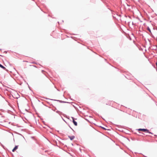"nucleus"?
Wrapping results in <instances>:
<instances>
[{
    "label": "nucleus",
    "mask_w": 157,
    "mask_h": 157,
    "mask_svg": "<svg viewBox=\"0 0 157 157\" xmlns=\"http://www.w3.org/2000/svg\"><path fill=\"white\" fill-rule=\"evenodd\" d=\"M138 130L139 131H143L144 132H147V131H148V129H147V128H139L138 129Z\"/></svg>",
    "instance_id": "nucleus-1"
},
{
    "label": "nucleus",
    "mask_w": 157,
    "mask_h": 157,
    "mask_svg": "<svg viewBox=\"0 0 157 157\" xmlns=\"http://www.w3.org/2000/svg\"><path fill=\"white\" fill-rule=\"evenodd\" d=\"M18 145H16L12 150V151L14 152L18 148Z\"/></svg>",
    "instance_id": "nucleus-2"
},
{
    "label": "nucleus",
    "mask_w": 157,
    "mask_h": 157,
    "mask_svg": "<svg viewBox=\"0 0 157 157\" xmlns=\"http://www.w3.org/2000/svg\"><path fill=\"white\" fill-rule=\"evenodd\" d=\"M68 137L71 140H73L75 138V136H68Z\"/></svg>",
    "instance_id": "nucleus-3"
},
{
    "label": "nucleus",
    "mask_w": 157,
    "mask_h": 157,
    "mask_svg": "<svg viewBox=\"0 0 157 157\" xmlns=\"http://www.w3.org/2000/svg\"><path fill=\"white\" fill-rule=\"evenodd\" d=\"M0 67L1 68H2L3 69L5 70L6 71L7 70L6 69V68L3 66L0 63Z\"/></svg>",
    "instance_id": "nucleus-4"
},
{
    "label": "nucleus",
    "mask_w": 157,
    "mask_h": 157,
    "mask_svg": "<svg viewBox=\"0 0 157 157\" xmlns=\"http://www.w3.org/2000/svg\"><path fill=\"white\" fill-rule=\"evenodd\" d=\"M72 121L75 125H77V123L76 121H75V120H73V121Z\"/></svg>",
    "instance_id": "nucleus-5"
},
{
    "label": "nucleus",
    "mask_w": 157,
    "mask_h": 157,
    "mask_svg": "<svg viewBox=\"0 0 157 157\" xmlns=\"http://www.w3.org/2000/svg\"><path fill=\"white\" fill-rule=\"evenodd\" d=\"M46 99H47L51 100H53V101H59V102L60 101L59 100H56V99H50L47 98H46Z\"/></svg>",
    "instance_id": "nucleus-6"
},
{
    "label": "nucleus",
    "mask_w": 157,
    "mask_h": 157,
    "mask_svg": "<svg viewBox=\"0 0 157 157\" xmlns=\"http://www.w3.org/2000/svg\"><path fill=\"white\" fill-rule=\"evenodd\" d=\"M59 102L60 103H69L68 102H66L65 101H61V100H60Z\"/></svg>",
    "instance_id": "nucleus-7"
},
{
    "label": "nucleus",
    "mask_w": 157,
    "mask_h": 157,
    "mask_svg": "<svg viewBox=\"0 0 157 157\" xmlns=\"http://www.w3.org/2000/svg\"><path fill=\"white\" fill-rule=\"evenodd\" d=\"M147 30L151 33V30L150 29V28H149V27H147Z\"/></svg>",
    "instance_id": "nucleus-8"
},
{
    "label": "nucleus",
    "mask_w": 157,
    "mask_h": 157,
    "mask_svg": "<svg viewBox=\"0 0 157 157\" xmlns=\"http://www.w3.org/2000/svg\"><path fill=\"white\" fill-rule=\"evenodd\" d=\"M147 132L148 133H149L150 134H153L152 132H150L149 130H148V131H147Z\"/></svg>",
    "instance_id": "nucleus-9"
},
{
    "label": "nucleus",
    "mask_w": 157,
    "mask_h": 157,
    "mask_svg": "<svg viewBox=\"0 0 157 157\" xmlns=\"http://www.w3.org/2000/svg\"><path fill=\"white\" fill-rule=\"evenodd\" d=\"M100 127H101L102 129H103L104 130H107L105 128H104V127H103L102 126H100Z\"/></svg>",
    "instance_id": "nucleus-10"
},
{
    "label": "nucleus",
    "mask_w": 157,
    "mask_h": 157,
    "mask_svg": "<svg viewBox=\"0 0 157 157\" xmlns=\"http://www.w3.org/2000/svg\"><path fill=\"white\" fill-rule=\"evenodd\" d=\"M56 112L57 113H60V112L59 111H58H58H56Z\"/></svg>",
    "instance_id": "nucleus-11"
},
{
    "label": "nucleus",
    "mask_w": 157,
    "mask_h": 157,
    "mask_svg": "<svg viewBox=\"0 0 157 157\" xmlns=\"http://www.w3.org/2000/svg\"><path fill=\"white\" fill-rule=\"evenodd\" d=\"M71 118H72V120H73H73H75V118L74 117H71Z\"/></svg>",
    "instance_id": "nucleus-12"
},
{
    "label": "nucleus",
    "mask_w": 157,
    "mask_h": 157,
    "mask_svg": "<svg viewBox=\"0 0 157 157\" xmlns=\"http://www.w3.org/2000/svg\"><path fill=\"white\" fill-rule=\"evenodd\" d=\"M70 128L73 131H74V130L70 126Z\"/></svg>",
    "instance_id": "nucleus-13"
},
{
    "label": "nucleus",
    "mask_w": 157,
    "mask_h": 157,
    "mask_svg": "<svg viewBox=\"0 0 157 157\" xmlns=\"http://www.w3.org/2000/svg\"><path fill=\"white\" fill-rule=\"evenodd\" d=\"M4 53H7V51H5L4 52Z\"/></svg>",
    "instance_id": "nucleus-14"
},
{
    "label": "nucleus",
    "mask_w": 157,
    "mask_h": 157,
    "mask_svg": "<svg viewBox=\"0 0 157 157\" xmlns=\"http://www.w3.org/2000/svg\"><path fill=\"white\" fill-rule=\"evenodd\" d=\"M61 117H62V119H63V120L64 121H65L64 120V119L62 117V116H61Z\"/></svg>",
    "instance_id": "nucleus-15"
},
{
    "label": "nucleus",
    "mask_w": 157,
    "mask_h": 157,
    "mask_svg": "<svg viewBox=\"0 0 157 157\" xmlns=\"http://www.w3.org/2000/svg\"><path fill=\"white\" fill-rule=\"evenodd\" d=\"M156 66L157 67V62H156Z\"/></svg>",
    "instance_id": "nucleus-16"
},
{
    "label": "nucleus",
    "mask_w": 157,
    "mask_h": 157,
    "mask_svg": "<svg viewBox=\"0 0 157 157\" xmlns=\"http://www.w3.org/2000/svg\"><path fill=\"white\" fill-rule=\"evenodd\" d=\"M2 145L3 147H4V146L2 144Z\"/></svg>",
    "instance_id": "nucleus-17"
},
{
    "label": "nucleus",
    "mask_w": 157,
    "mask_h": 157,
    "mask_svg": "<svg viewBox=\"0 0 157 157\" xmlns=\"http://www.w3.org/2000/svg\"><path fill=\"white\" fill-rule=\"evenodd\" d=\"M18 98V97H16V98L17 99Z\"/></svg>",
    "instance_id": "nucleus-18"
},
{
    "label": "nucleus",
    "mask_w": 157,
    "mask_h": 157,
    "mask_svg": "<svg viewBox=\"0 0 157 157\" xmlns=\"http://www.w3.org/2000/svg\"><path fill=\"white\" fill-rule=\"evenodd\" d=\"M156 48H157V45L156 46Z\"/></svg>",
    "instance_id": "nucleus-19"
},
{
    "label": "nucleus",
    "mask_w": 157,
    "mask_h": 157,
    "mask_svg": "<svg viewBox=\"0 0 157 157\" xmlns=\"http://www.w3.org/2000/svg\"><path fill=\"white\" fill-rule=\"evenodd\" d=\"M156 71H157V68L156 69Z\"/></svg>",
    "instance_id": "nucleus-20"
},
{
    "label": "nucleus",
    "mask_w": 157,
    "mask_h": 157,
    "mask_svg": "<svg viewBox=\"0 0 157 157\" xmlns=\"http://www.w3.org/2000/svg\"><path fill=\"white\" fill-rule=\"evenodd\" d=\"M154 136H157V135H154Z\"/></svg>",
    "instance_id": "nucleus-21"
},
{
    "label": "nucleus",
    "mask_w": 157,
    "mask_h": 157,
    "mask_svg": "<svg viewBox=\"0 0 157 157\" xmlns=\"http://www.w3.org/2000/svg\"><path fill=\"white\" fill-rule=\"evenodd\" d=\"M42 72H43V71H43V70H42Z\"/></svg>",
    "instance_id": "nucleus-22"
},
{
    "label": "nucleus",
    "mask_w": 157,
    "mask_h": 157,
    "mask_svg": "<svg viewBox=\"0 0 157 157\" xmlns=\"http://www.w3.org/2000/svg\"><path fill=\"white\" fill-rule=\"evenodd\" d=\"M127 5L128 6H129L128 5V4H127Z\"/></svg>",
    "instance_id": "nucleus-23"
},
{
    "label": "nucleus",
    "mask_w": 157,
    "mask_h": 157,
    "mask_svg": "<svg viewBox=\"0 0 157 157\" xmlns=\"http://www.w3.org/2000/svg\"><path fill=\"white\" fill-rule=\"evenodd\" d=\"M2 50V49H0V50Z\"/></svg>",
    "instance_id": "nucleus-24"
},
{
    "label": "nucleus",
    "mask_w": 157,
    "mask_h": 157,
    "mask_svg": "<svg viewBox=\"0 0 157 157\" xmlns=\"http://www.w3.org/2000/svg\"><path fill=\"white\" fill-rule=\"evenodd\" d=\"M33 63H35L34 62H33Z\"/></svg>",
    "instance_id": "nucleus-25"
},
{
    "label": "nucleus",
    "mask_w": 157,
    "mask_h": 157,
    "mask_svg": "<svg viewBox=\"0 0 157 157\" xmlns=\"http://www.w3.org/2000/svg\"><path fill=\"white\" fill-rule=\"evenodd\" d=\"M72 145H73V144H72Z\"/></svg>",
    "instance_id": "nucleus-26"
}]
</instances>
